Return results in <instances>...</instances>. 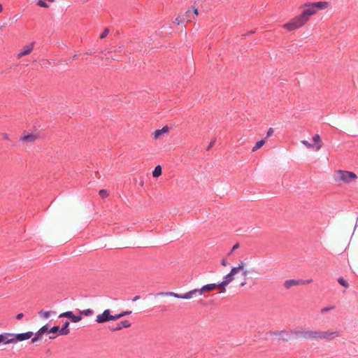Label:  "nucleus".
Returning <instances> with one entry per match:
<instances>
[{"label": "nucleus", "mask_w": 358, "mask_h": 358, "mask_svg": "<svg viewBox=\"0 0 358 358\" xmlns=\"http://www.w3.org/2000/svg\"><path fill=\"white\" fill-rule=\"evenodd\" d=\"M329 6L327 1H317L303 6V10L300 15L294 17L289 22L285 24L288 31L295 30L302 27L317 10H323Z\"/></svg>", "instance_id": "f257e3e1"}, {"label": "nucleus", "mask_w": 358, "mask_h": 358, "mask_svg": "<svg viewBox=\"0 0 358 358\" xmlns=\"http://www.w3.org/2000/svg\"><path fill=\"white\" fill-rule=\"evenodd\" d=\"M297 337H302L306 339H325L331 341L339 336V331H294L293 332Z\"/></svg>", "instance_id": "f03ea898"}, {"label": "nucleus", "mask_w": 358, "mask_h": 358, "mask_svg": "<svg viewBox=\"0 0 358 358\" xmlns=\"http://www.w3.org/2000/svg\"><path fill=\"white\" fill-rule=\"evenodd\" d=\"M357 178V175L353 172L341 170L338 171V178L343 182H350Z\"/></svg>", "instance_id": "7ed1b4c3"}, {"label": "nucleus", "mask_w": 358, "mask_h": 358, "mask_svg": "<svg viewBox=\"0 0 358 358\" xmlns=\"http://www.w3.org/2000/svg\"><path fill=\"white\" fill-rule=\"evenodd\" d=\"M95 321L99 324L113 321L110 310L109 309H106L101 314L96 315Z\"/></svg>", "instance_id": "20e7f679"}, {"label": "nucleus", "mask_w": 358, "mask_h": 358, "mask_svg": "<svg viewBox=\"0 0 358 358\" xmlns=\"http://www.w3.org/2000/svg\"><path fill=\"white\" fill-rule=\"evenodd\" d=\"M35 43L31 42L24 45L17 55V58L20 59L26 55H29L34 50Z\"/></svg>", "instance_id": "39448f33"}, {"label": "nucleus", "mask_w": 358, "mask_h": 358, "mask_svg": "<svg viewBox=\"0 0 358 358\" xmlns=\"http://www.w3.org/2000/svg\"><path fill=\"white\" fill-rule=\"evenodd\" d=\"M0 343H3L5 345L15 343L14 334L3 333L0 334Z\"/></svg>", "instance_id": "423d86ee"}, {"label": "nucleus", "mask_w": 358, "mask_h": 358, "mask_svg": "<svg viewBox=\"0 0 358 358\" xmlns=\"http://www.w3.org/2000/svg\"><path fill=\"white\" fill-rule=\"evenodd\" d=\"M171 131V127L164 126L161 129H156L152 133V136L155 140L160 139L164 134H168Z\"/></svg>", "instance_id": "0eeeda50"}, {"label": "nucleus", "mask_w": 358, "mask_h": 358, "mask_svg": "<svg viewBox=\"0 0 358 358\" xmlns=\"http://www.w3.org/2000/svg\"><path fill=\"white\" fill-rule=\"evenodd\" d=\"M234 279V276L229 272L228 274L224 276L223 280L220 282L221 286V290L220 292H224L226 291V287Z\"/></svg>", "instance_id": "6e6552de"}, {"label": "nucleus", "mask_w": 358, "mask_h": 358, "mask_svg": "<svg viewBox=\"0 0 358 358\" xmlns=\"http://www.w3.org/2000/svg\"><path fill=\"white\" fill-rule=\"evenodd\" d=\"M217 288L221 289V286L220 285V283L207 284L206 285H203L201 289H199V294L201 295L206 292H211Z\"/></svg>", "instance_id": "1a4fd4ad"}, {"label": "nucleus", "mask_w": 358, "mask_h": 358, "mask_svg": "<svg viewBox=\"0 0 358 358\" xmlns=\"http://www.w3.org/2000/svg\"><path fill=\"white\" fill-rule=\"evenodd\" d=\"M34 335L32 331H27L25 333L17 334H14V339L15 340V343L17 341H23L25 340H28L32 337Z\"/></svg>", "instance_id": "9d476101"}, {"label": "nucleus", "mask_w": 358, "mask_h": 358, "mask_svg": "<svg viewBox=\"0 0 358 358\" xmlns=\"http://www.w3.org/2000/svg\"><path fill=\"white\" fill-rule=\"evenodd\" d=\"M37 139V136L34 134H29L20 137V141L23 143H32Z\"/></svg>", "instance_id": "9b49d317"}, {"label": "nucleus", "mask_w": 358, "mask_h": 358, "mask_svg": "<svg viewBox=\"0 0 358 358\" xmlns=\"http://www.w3.org/2000/svg\"><path fill=\"white\" fill-rule=\"evenodd\" d=\"M197 293L199 294V289H194L184 294H180V299H189Z\"/></svg>", "instance_id": "f8f14e48"}, {"label": "nucleus", "mask_w": 358, "mask_h": 358, "mask_svg": "<svg viewBox=\"0 0 358 358\" xmlns=\"http://www.w3.org/2000/svg\"><path fill=\"white\" fill-rule=\"evenodd\" d=\"M301 282V280H294V279H292V280H286V281L284 282V287H285L287 289H290L292 287L299 285Z\"/></svg>", "instance_id": "ddd939ff"}, {"label": "nucleus", "mask_w": 358, "mask_h": 358, "mask_svg": "<svg viewBox=\"0 0 358 358\" xmlns=\"http://www.w3.org/2000/svg\"><path fill=\"white\" fill-rule=\"evenodd\" d=\"M313 141L315 143H313V145H315L314 148L317 150H320L322 146V141H321L320 135L319 134L314 135L313 137Z\"/></svg>", "instance_id": "4468645a"}, {"label": "nucleus", "mask_w": 358, "mask_h": 358, "mask_svg": "<svg viewBox=\"0 0 358 358\" xmlns=\"http://www.w3.org/2000/svg\"><path fill=\"white\" fill-rule=\"evenodd\" d=\"M193 8V13L191 10H188L186 11V16L187 17H183L182 20H186L187 22H189L191 20V15H192L193 18L194 17V15H198V10L192 6Z\"/></svg>", "instance_id": "2eb2a0df"}, {"label": "nucleus", "mask_w": 358, "mask_h": 358, "mask_svg": "<svg viewBox=\"0 0 358 358\" xmlns=\"http://www.w3.org/2000/svg\"><path fill=\"white\" fill-rule=\"evenodd\" d=\"M243 267H244V263L243 262H241L238 264V266L231 268L230 273L232 274V275L234 276L236 274H237L241 271H243Z\"/></svg>", "instance_id": "dca6fc26"}, {"label": "nucleus", "mask_w": 358, "mask_h": 358, "mask_svg": "<svg viewBox=\"0 0 358 358\" xmlns=\"http://www.w3.org/2000/svg\"><path fill=\"white\" fill-rule=\"evenodd\" d=\"M155 296H163V297H169L173 296L175 298H179V294L175 292H158L155 294Z\"/></svg>", "instance_id": "f3484780"}, {"label": "nucleus", "mask_w": 358, "mask_h": 358, "mask_svg": "<svg viewBox=\"0 0 358 358\" xmlns=\"http://www.w3.org/2000/svg\"><path fill=\"white\" fill-rule=\"evenodd\" d=\"M70 323L69 322H66L64 324L62 328L59 330V335H68L70 333V330L69 329Z\"/></svg>", "instance_id": "a211bd4d"}, {"label": "nucleus", "mask_w": 358, "mask_h": 358, "mask_svg": "<svg viewBox=\"0 0 358 358\" xmlns=\"http://www.w3.org/2000/svg\"><path fill=\"white\" fill-rule=\"evenodd\" d=\"M74 317H75V315L73 313L72 311L64 312V313H61L59 315V317L69 318L71 320V322H73Z\"/></svg>", "instance_id": "6ab92c4d"}, {"label": "nucleus", "mask_w": 358, "mask_h": 358, "mask_svg": "<svg viewBox=\"0 0 358 358\" xmlns=\"http://www.w3.org/2000/svg\"><path fill=\"white\" fill-rule=\"evenodd\" d=\"M74 317H75V315L73 313L72 311L64 312V313H61L59 315V317L69 318L71 320V322H73Z\"/></svg>", "instance_id": "aec40b11"}, {"label": "nucleus", "mask_w": 358, "mask_h": 358, "mask_svg": "<svg viewBox=\"0 0 358 358\" xmlns=\"http://www.w3.org/2000/svg\"><path fill=\"white\" fill-rule=\"evenodd\" d=\"M48 325H45L43 327H42L37 332H36V336L38 337H42L43 335L45 333H48Z\"/></svg>", "instance_id": "412c9836"}, {"label": "nucleus", "mask_w": 358, "mask_h": 358, "mask_svg": "<svg viewBox=\"0 0 358 358\" xmlns=\"http://www.w3.org/2000/svg\"><path fill=\"white\" fill-rule=\"evenodd\" d=\"M265 143V140L264 139H261L259 141H258L255 145H254V147L252 148V152H255L257 150H259V148H261L263 145Z\"/></svg>", "instance_id": "4be33fe9"}, {"label": "nucleus", "mask_w": 358, "mask_h": 358, "mask_svg": "<svg viewBox=\"0 0 358 358\" xmlns=\"http://www.w3.org/2000/svg\"><path fill=\"white\" fill-rule=\"evenodd\" d=\"M162 174V166L158 165L157 166L154 171H152V176L154 178H157Z\"/></svg>", "instance_id": "5701e85b"}, {"label": "nucleus", "mask_w": 358, "mask_h": 358, "mask_svg": "<svg viewBox=\"0 0 358 358\" xmlns=\"http://www.w3.org/2000/svg\"><path fill=\"white\" fill-rule=\"evenodd\" d=\"M291 338V334L289 332L285 331V334H282L280 336V339L283 341H288Z\"/></svg>", "instance_id": "b1692460"}, {"label": "nucleus", "mask_w": 358, "mask_h": 358, "mask_svg": "<svg viewBox=\"0 0 358 358\" xmlns=\"http://www.w3.org/2000/svg\"><path fill=\"white\" fill-rule=\"evenodd\" d=\"M337 281L341 286L344 287L348 288L349 287V283L343 277L338 278Z\"/></svg>", "instance_id": "393cba45"}, {"label": "nucleus", "mask_w": 358, "mask_h": 358, "mask_svg": "<svg viewBox=\"0 0 358 358\" xmlns=\"http://www.w3.org/2000/svg\"><path fill=\"white\" fill-rule=\"evenodd\" d=\"M80 315L85 316H91L94 314V311L92 309H86L80 311Z\"/></svg>", "instance_id": "a878e982"}, {"label": "nucleus", "mask_w": 358, "mask_h": 358, "mask_svg": "<svg viewBox=\"0 0 358 358\" xmlns=\"http://www.w3.org/2000/svg\"><path fill=\"white\" fill-rule=\"evenodd\" d=\"M52 314V312L51 311H43V310H41L39 312V315L41 317H43L44 318H48Z\"/></svg>", "instance_id": "bb28decb"}, {"label": "nucleus", "mask_w": 358, "mask_h": 358, "mask_svg": "<svg viewBox=\"0 0 358 358\" xmlns=\"http://www.w3.org/2000/svg\"><path fill=\"white\" fill-rule=\"evenodd\" d=\"M121 327L128 328L131 326V323L128 320H124L120 322Z\"/></svg>", "instance_id": "cd10ccee"}, {"label": "nucleus", "mask_w": 358, "mask_h": 358, "mask_svg": "<svg viewBox=\"0 0 358 358\" xmlns=\"http://www.w3.org/2000/svg\"><path fill=\"white\" fill-rule=\"evenodd\" d=\"M268 334H271V335L278 336L280 337L282 334H285V330H282V331H271Z\"/></svg>", "instance_id": "c85d7f7f"}, {"label": "nucleus", "mask_w": 358, "mask_h": 358, "mask_svg": "<svg viewBox=\"0 0 358 358\" xmlns=\"http://www.w3.org/2000/svg\"><path fill=\"white\" fill-rule=\"evenodd\" d=\"M334 308H335L334 306H331L322 308L320 312H321L322 314H325L327 312H329V311H330L331 310H334Z\"/></svg>", "instance_id": "c756f323"}, {"label": "nucleus", "mask_w": 358, "mask_h": 358, "mask_svg": "<svg viewBox=\"0 0 358 358\" xmlns=\"http://www.w3.org/2000/svg\"><path fill=\"white\" fill-rule=\"evenodd\" d=\"M123 50V45H120L117 48H116L113 51H110L108 53L110 54L112 52L114 53H121Z\"/></svg>", "instance_id": "7c9ffc66"}, {"label": "nucleus", "mask_w": 358, "mask_h": 358, "mask_svg": "<svg viewBox=\"0 0 358 358\" xmlns=\"http://www.w3.org/2000/svg\"><path fill=\"white\" fill-rule=\"evenodd\" d=\"M61 329H59V326H54L53 327H52L50 330H48V333H52V334H56L57 332L59 333V330Z\"/></svg>", "instance_id": "2f4dec72"}, {"label": "nucleus", "mask_w": 358, "mask_h": 358, "mask_svg": "<svg viewBox=\"0 0 358 358\" xmlns=\"http://www.w3.org/2000/svg\"><path fill=\"white\" fill-rule=\"evenodd\" d=\"M109 31H110L109 29L106 28L103 30V31L101 34V35L99 36L100 38L103 39V38H106L107 36V35L108 34Z\"/></svg>", "instance_id": "473e14b6"}, {"label": "nucleus", "mask_w": 358, "mask_h": 358, "mask_svg": "<svg viewBox=\"0 0 358 358\" xmlns=\"http://www.w3.org/2000/svg\"><path fill=\"white\" fill-rule=\"evenodd\" d=\"M301 143L305 145L307 148H315L314 146L315 145H313V143H310L308 141L306 140H303L301 141Z\"/></svg>", "instance_id": "72a5a7b5"}, {"label": "nucleus", "mask_w": 358, "mask_h": 358, "mask_svg": "<svg viewBox=\"0 0 358 358\" xmlns=\"http://www.w3.org/2000/svg\"><path fill=\"white\" fill-rule=\"evenodd\" d=\"M37 3L40 7H42V8H48L49 7L48 5L46 3V2L44 1L43 0H38Z\"/></svg>", "instance_id": "f704fd0d"}, {"label": "nucleus", "mask_w": 358, "mask_h": 358, "mask_svg": "<svg viewBox=\"0 0 358 358\" xmlns=\"http://www.w3.org/2000/svg\"><path fill=\"white\" fill-rule=\"evenodd\" d=\"M99 194L102 198H106V197H107L108 196V192L106 190H105V189L100 190L99 192Z\"/></svg>", "instance_id": "c9c22d12"}, {"label": "nucleus", "mask_w": 358, "mask_h": 358, "mask_svg": "<svg viewBox=\"0 0 358 358\" xmlns=\"http://www.w3.org/2000/svg\"><path fill=\"white\" fill-rule=\"evenodd\" d=\"M122 329V328L121 327L120 324V323H118V324H116V326H115V327H111V328H110V330H111L112 331H120V330H121Z\"/></svg>", "instance_id": "e433bc0d"}, {"label": "nucleus", "mask_w": 358, "mask_h": 358, "mask_svg": "<svg viewBox=\"0 0 358 358\" xmlns=\"http://www.w3.org/2000/svg\"><path fill=\"white\" fill-rule=\"evenodd\" d=\"M216 142V139L215 138H213L211 140L210 144L208 145V147L206 148V150L208 151L210 150V148L214 145V144Z\"/></svg>", "instance_id": "4c0bfd02"}, {"label": "nucleus", "mask_w": 358, "mask_h": 358, "mask_svg": "<svg viewBox=\"0 0 358 358\" xmlns=\"http://www.w3.org/2000/svg\"><path fill=\"white\" fill-rule=\"evenodd\" d=\"M82 320V317L80 315H75L73 320L72 322L77 323Z\"/></svg>", "instance_id": "58836bf2"}, {"label": "nucleus", "mask_w": 358, "mask_h": 358, "mask_svg": "<svg viewBox=\"0 0 358 358\" xmlns=\"http://www.w3.org/2000/svg\"><path fill=\"white\" fill-rule=\"evenodd\" d=\"M120 317H122L121 313L116 314V315H112V320H113V321L116 320H117V319H119Z\"/></svg>", "instance_id": "ea45409f"}, {"label": "nucleus", "mask_w": 358, "mask_h": 358, "mask_svg": "<svg viewBox=\"0 0 358 358\" xmlns=\"http://www.w3.org/2000/svg\"><path fill=\"white\" fill-rule=\"evenodd\" d=\"M40 338H41V337H38V336H36V334H34V337H33V338H31V342L32 343H36L37 341H38Z\"/></svg>", "instance_id": "a19ab883"}, {"label": "nucleus", "mask_w": 358, "mask_h": 358, "mask_svg": "<svg viewBox=\"0 0 358 358\" xmlns=\"http://www.w3.org/2000/svg\"><path fill=\"white\" fill-rule=\"evenodd\" d=\"M273 134V129L272 128H269L267 131L266 137L271 136Z\"/></svg>", "instance_id": "79ce46f5"}, {"label": "nucleus", "mask_w": 358, "mask_h": 358, "mask_svg": "<svg viewBox=\"0 0 358 358\" xmlns=\"http://www.w3.org/2000/svg\"><path fill=\"white\" fill-rule=\"evenodd\" d=\"M255 33V31L251 30V31H248L247 33L243 34V36L246 37V36H250V35H252V34H253Z\"/></svg>", "instance_id": "37998d69"}, {"label": "nucleus", "mask_w": 358, "mask_h": 358, "mask_svg": "<svg viewBox=\"0 0 358 358\" xmlns=\"http://www.w3.org/2000/svg\"><path fill=\"white\" fill-rule=\"evenodd\" d=\"M220 264H221L222 266H227L228 262H227V259H222L220 261Z\"/></svg>", "instance_id": "c03bdc74"}, {"label": "nucleus", "mask_w": 358, "mask_h": 358, "mask_svg": "<svg viewBox=\"0 0 358 358\" xmlns=\"http://www.w3.org/2000/svg\"><path fill=\"white\" fill-rule=\"evenodd\" d=\"M238 248H239V244L238 243L235 244L233 246V248H232V249H231V250L230 252V254L232 253L235 250L238 249Z\"/></svg>", "instance_id": "a18cd8bd"}, {"label": "nucleus", "mask_w": 358, "mask_h": 358, "mask_svg": "<svg viewBox=\"0 0 358 358\" xmlns=\"http://www.w3.org/2000/svg\"><path fill=\"white\" fill-rule=\"evenodd\" d=\"M242 271V275L244 276L245 278H246L247 275L249 274V271L248 270H244L243 271Z\"/></svg>", "instance_id": "49530a36"}, {"label": "nucleus", "mask_w": 358, "mask_h": 358, "mask_svg": "<svg viewBox=\"0 0 358 358\" xmlns=\"http://www.w3.org/2000/svg\"><path fill=\"white\" fill-rule=\"evenodd\" d=\"M131 313V311H124V312L121 313V315H122V317H123V316H125L127 315H130Z\"/></svg>", "instance_id": "de8ad7c7"}, {"label": "nucleus", "mask_w": 358, "mask_h": 358, "mask_svg": "<svg viewBox=\"0 0 358 358\" xmlns=\"http://www.w3.org/2000/svg\"><path fill=\"white\" fill-rule=\"evenodd\" d=\"M24 317L23 313H19L16 315V319L20 320Z\"/></svg>", "instance_id": "09e8293b"}, {"label": "nucleus", "mask_w": 358, "mask_h": 358, "mask_svg": "<svg viewBox=\"0 0 358 358\" xmlns=\"http://www.w3.org/2000/svg\"><path fill=\"white\" fill-rule=\"evenodd\" d=\"M106 59L107 60H109V59H110V60H118V58L117 57L111 56L110 57H108Z\"/></svg>", "instance_id": "8fccbe9b"}, {"label": "nucleus", "mask_w": 358, "mask_h": 358, "mask_svg": "<svg viewBox=\"0 0 358 358\" xmlns=\"http://www.w3.org/2000/svg\"><path fill=\"white\" fill-rule=\"evenodd\" d=\"M246 284H247L246 278H244V280H243V281H242V282H241V287H243V286H245Z\"/></svg>", "instance_id": "3c124183"}, {"label": "nucleus", "mask_w": 358, "mask_h": 358, "mask_svg": "<svg viewBox=\"0 0 358 358\" xmlns=\"http://www.w3.org/2000/svg\"><path fill=\"white\" fill-rule=\"evenodd\" d=\"M139 299H140V296H136L134 298L133 301H135L138 300Z\"/></svg>", "instance_id": "603ef678"}, {"label": "nucleus", "mask_w": 358, "mask_h": 358, "mask_svg": "<svg viewBox=\"0 0 358 358\" xmlns=\"http://www.w3.org/2000/svg\"><path fill=\"white\" fill-rule=\"evenodd\" d=\"M2 136H3L4 138H8V135L6 134H3Z\"/></svg>", "instance_id": "864d4df0"}, {"label": "nucleus", "mask_w": 358, "mask_h": 358, "mask_svg": "<svg viewBox=\"0 0 358 358\" xmlns=\"http://www.w3.org/2000/svg\"><path fill=\"white\" fill-rule=\"evenodd\" d=\"M3 10V6L0 3V13Z\"/></svg>", "instance_id": "5fc2aeb1"}, {"label": "nucleus", "mask_w": 358, "mask_h": 358, "mask_svg": "<svg viewBox=\"0 0 358 358\" xmlns=\"http://www.w3.org/2000/svg\"><path fill=\"white\" fill-rule=\"evenodd\" d=\"M56 338V336H50V339H54Z\"/></svg>", "instance_id": "6e6d98bb"}]
</instances>
